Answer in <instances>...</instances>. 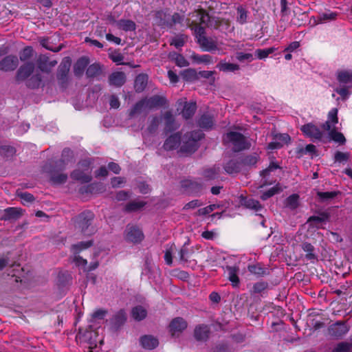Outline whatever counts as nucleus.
<instances>
[{"instance_id":"7c9ffc66","label":"nucleus","mask_w":352,"mask_h":352,"mask_svg":"<svg viewBox=\"0 0 352 352\" xmlns=\"http://www.w3.org/2000/svg\"><path fill=\"white\" fill-rule=\"evenodd\" d=\"M89 64V60L86 57L80 58L74 67V72L76 76H80L84 72Z\"/></svg>"},{"instance_id":"6ab92c4d","label":"nucleus","mask_w":352,"mask_h":352,"mask_svg":"<svg viewBox=\"0 0 352 352\" xmlns=\"http://www.w3.org/2000/svg\"><path fill=\"white\" fill-rule=\"evenodd\" d=\"M187 327L186 322L182 318L173 319L169 325L170 331L172 336H176Z\"/></svg>"},{"instance_id":"37998d69","label":"nucleus","mask_w":352,"mask_h":352,"mask_svg":"<svg viewBox=\"0 0 352 352\" xmlns=\"http://www.w3.org/2000/svg\"><path fill=\"white\" fill-rule=\"evenodd\" d=\"M147 311L142 306H136L133 308L131 311V315L134 320H142L146 316Z\"/></svg>"},{"instance_id":"8fccbe9b","label":"nucleus","mask_w":352,"mask_h":352,"mask_svg":"<svg viewBox=\"0 0 352 352\" xmlns=\"http://www.w3.org/2000/svg\"><path fill=\"white\" fill-rule=\"evenodd\" d=\"M220 173V167L214 166L213 167L206 169L204 171V176L208 179H217Z\"/></svg>"},{"instance_id":"79ce46f5","label":"nucleus","mask_w":352,"mask_h":352,"mask_svg":"<svg viewBox=\"0 0 352 352\" xmlns=\"http://www.w3.org/2000/svg\"><path fill=\"white\" fill-rule=\"evenodd\" d=\"M160 118L157 116H153L151 118L148 122V125L147 126V129L144 132V135H150L153 133H155L160 124Z\"/></svg>"},{"instance_id":"2eb2a0df","label":"nucleus","mask_w":352,"mask_h":352,"mask_svg":"<svg viewBox=\"0 0 352 352\" xmlns=\"http://www.w3.org/2000/svg\"><path fill=\"white\" fill-rule=\"evenodd\" d=\"M349 331V328L344 322H337L329 328V334L335 338H341Z\"/></svg>"},{"instance_id":"bb28decb","label":"nucleus","mask_w":352,"mask_h":352,"mask_svg":"<svg viewBox=\"0 0 352 352\" xmlns=\"http://www.w3.org/2000/svg\"><path fill=\"white\" fill-rule=\"evenodd\" d=\"M140 343L146 349H153L158 346L159 342L157 338L152 336H144L141 338Z\"/></svg>"},{"instance_id":"49530a36","label":"nucleus","mask_w":352,"mask_h":352,"mask_svg":"<svg viewBox=\"0 0 352 352\" xmlns=\"http://www.w3.org/2000/svg\"><path fill=\"white\" fill-rule=\"evenodd\" d=\"M277 50L275 47H272L266 49H258L256 50L255 54L258 59H264L267 58L270 54L274 53Z\"/></svg>"},{"instance_id":"f3484780","label":"nucleus","mask_w":352,"mask_h":352,"mask_svg":"<svg viewBox=\"0 0 352 352\" xmlns=\"http://www.w3.org/2000/svg\"><path fill=\"white\" fill-rule=\"evenodd\" d=\"M38 67L43 72L49 73L57 64L56 60H50L46 55H41L37 60Z\"/></svg>"},{"instance_id":"ea45409f","label":"nucleus","mask_w":352,"mask_h":352,"mask_svg":"<svg viewBox=\"0 0 352 352\" xmlns=\"http://www.w3.org/2000/svg\"><path fill=\"white\" fill-rule=\"evenodd\" d=\"M126 319V317L125 311L123 309H120L113 316L111 322L116 327H118L124 324Z\"/></svg>"},{"instance_id":"c03bdc74","label":"nucleus","mask_w":352,"mask_h":352,"mask_svg":"<svg viewBox=\"0 0 352 352\" xmlns=\"http://www.w3.org/2000/svg\"><path fill=\"white\" fill-rule=\"evenodd\" d=\"M337 13L333 12H328L320 14L317 17V20L315 21L316 23H321L327 21H332L336 19Z\"/></svg>"},{"instance_id":"6e6552de","label":"nucleus","mask_w":352,"mask_h":352,"mask_svg":"<svg viewBox=\"0 0 352 352\" xmlns=\"http://www.w3.org/2000/svg\"><path fill=\"white\" fill-rule=\"evenodd\" d=\"M300 130L303 134L311 141H322L323 138L325 136V133L321 130L318 126L308 123L302 125Z\"/></svg>"},{"instance_id":"e2e57ef3","label":"nucleus","mask_w":352,"mask_h":352,"mask_svg":"<svg viewBox=\"0 0 352 352\" xmlns=\"http://www.w3.org/2000/svg\"><path fill=\"white\" fill-rule=\"evenodd\" d=\"M67 175L63 173H54L51 177V180L54 184H60L66 182Z\"/></svg>"},{"instance_id":"680f3d73","label":"nucleus","mask_w":352,"mask_h":352,"mask_svg":"<svg viewBox=\"0 0 352 352\" xmlns=\"http://www.w3.org/2000/svg\"><path fill=\"white\" fill-rule=\"evenodd\" d=\"M302 248L305 252H307L306 254L307 259L311 260L316 258L314 254V248L311 243H304L302 245Z\"/></svg>"},{"instance_id":"9b49d317","label":"nucleus","mask_w":352,"mask_h":352,"mask_svg":"<svg viewBox=\"0 0 352 352\" xmlns=\"http://www.w3.org/2000/svg\"><path fill=\"white\" fill-rule=\"evenodd\" d=\"M71 59L69 57H65L60 63L57 72V78L59 83L63 86L67 82V76L71 66Z\"/></svg>"},{"instance_id":"f257e3e1","label":"nucleus","mask_w":352,"mask_h":352,"mask_svg":"<svg viewBox=\"0 0 352 352\" xmlns=\"http://www.w3.org/2000/svg\"><path fill=\"white\" fill-rule=\"evenodd\" d=\"M166 98L159 95L145 97L137 102L131 107L129 111V117L133 118L138 113L161 107L166 104Z\"/></svg>"},{"instance_id":"0e129e2a","label":"nucleus","mask_w":352,"mask_h":352,"mask_svg":"<svg viewBox=\"0 0 352 352\" xmlns=\"http://www.w3.org/2000/svg\"><path fill=\"white\" fill-rule=\"evenodd\" d=\"M218 208H219V205L211 204L205 208L199 209L197 211V214L200 216L206 215L210 214L211 212H212L213 210Z\"/></svg>"},{"instance_id":"e433bc0d","label":"nucleus","mask_w":352,"mask_h":352,"mask_svg":"<svg viewBox=\"0 0 352 352\" xmlns=\"http://www.w3.org/2000/svg\"><path fill=\"white\" fill-rule=\"evenodd\" d=\"M217 67L222 72H235L239 69V65L234 63H227L226 61H221L217 65Z\"/></svg>"},{"instance_id":"7ed1b4c3","label":"nucleus","mask_w":352,"mask_h":352,"mask_svg":"<svg viewBox=\"0 0 352 352\" xmlns=\"http://www.w3.org/2000/svg\"><path fill=\"white\" fill-rule=\"evenodd\" d=\"M223 142L226 145L232 147L234 152H239L249 149L251 146L250 142L241 133L230 131L223 136Z\"/></svg>"},{"instance_id":"aec40b11","label":"nucleus","mask_w":352,"mask_h":352,"mask_svg":"<svg viewBox=\"0 0 352 352\" xmlns=\"http://www.w3.org/2000/svg\"><path fill=\"white\" fill-rule=\"evenodd\" d=\"M34 65L32 63H27L21 66L16 74V80L18 81L26 79L33 72Z\"/></svg>"},{"instance_id":"a878e982","label":"nucleus","mask_w":352,"mask_h":352,"mask_svg":"<svg viewBox=\"0 0 352 352\" xmlns=\"http://www.w3.org/2000/svg\"><path fill=\"white\" fill-rule=\"evenodd\" d=\"M241 202L245 208L252 210L255 212H259L263 209V206L258 201L251 198H242Z\"/></svg>"},{"instance_id":"72a5a7b5","label":"nucleus","mask_w":352,"mask_h":352,"mask_svg":"<svg viewBox=\"0 0 352 352\" xmlns=\"http://www.w3.org/2000/svg\"><path fill=\"white\" fill-rule=\"evenodd\" d=\"M209 328L207 325H199L195 329V337L197 340H204L208 337Z\"/></svg>"},{"instance_id":"a19ab883","label":"nucleus","mask_w":352,"mask_h":352,"mask_svg":"<svg viewBox=\"0 0 352 352\" xmlns=\"http://www.w3.org/2000/svg\"><path fill=\"white\" fill-rule=\"evenodd\" d=\"M285 205L290 210L296 209L299 206V195L297 194L291 195L285 199Z\"/></svg>"},{"instance_id":"dca6fc26","label":"nucleus","mask_w":352,"mask_h":352,"mask_svg":"<svg viewBox=\"0 0 352 352\" xmlns=\"http://www.w3.org/2000/svg\"><path fill=\"white\" fill-rule=\"evenodd\" d=\"M19 65L16 56H7L0 61V69L4 72L13 71Z\"/></svg>"},{"instance_id":"69168bd1","label":"nucleus","mask_w":352,"mask_h":352,"mask_svg":"<svg viewBox=\"0 0 352 352\" xmlns=\"http://www.w3.org/2000/svg\"><path fill=\"white\" fill-rule=\"evenodd\" d=\"M267 287V283L263 281L256 283L253 285L252 292L254 294H261Z\"/></svg>"},{"instance_id":"de8ad7c7","label":"nucleus","mask_w":352,"mask_h":352,"mask_svg":"<svg viewBox=\"0 0 352 352\" xmlns=\"http://www.w3.org/2000/svg\"><path fill=\"white\" fill-rule=\"evenodd\" d=\"M101 74V67L98 64H93L89 66L87 69L86 74L89 78H94L98 76Z\"/></svg>"},{"instance_id":"c85d7f7f","label":"nucleus","mask_w":352,"mask_h":352,"mask_svg":"<svg viewBox=\"0 0 352 352\" xmlns=\"http://www.w3.org/2000/svg\"><path fill=\"white\" fill-rule=\"evenodd\" d=\"M125 82V75L123 72H117L109 76V83L116 87H121Z\"/></svg>"},{"instance_id":"423d86ee","label":"nucleus","mask_w":352,"mask_h":352,"mask_svg":"<svg viewBox=\"0 0 352 352\" xmlns=\"http://www.w3.org/2000/svg\"><path fill=\"white\" fill-rule=\"evenodd\" d=\"M92 245L93 241H88L85 242L78 243L73 245L71 248V251L74 254L72 262H74L77 267L82 270L84 272L87 270V261L80 256L78 254L80 251L91 247Z\"/></svg>"},{"instance_id":"c9c22d12","label":"nucleus","mask_w":352,"mask_h":352,"mask_svg":"<svg viewBox=\"0 0 352 352\" xmlns=\"http://www.w3.org/2000/svg\"><path fill=\"white\" fill-rule=\"evenodd\" d=\"M214 124L213 118L208 115H203L198 120V125L204 129H209L212 127Z\"/></svg>"},{"instance_id":"9d476101","label":"nucleus","mask_w":352,"mask_h":352,"mask_svg":"<svg viewBox=\"0 0 352 352\" xmlns=\"http://www.w3.org/2000/svg\"><path fill=\"white\" fill-rule=\"evenodd\" d=\"M85 167V170H80L76 169L71 173V177L73 179L80 182L81 183H88L91 179V172L89 171V164L87 161L81 163Z\"/></svg>"},{"instance_id":"2f4dec72","label":"nucleus","mask_w":352,"mask_h":352,"mask_svg":"<svg viewBox=\"0 0 352 352\" xmlns=\"http://www.w3.org/2000/svg\"><path fill=\"white\" fill-rule=\"evenodd\" d=\"M190 58L197 64L204 63L209 65L214 63L213 58L209 54L199 55L193 53Z\"/></svg>"},{"instance_id":"f8f14e48","label":"nucleus","mask_w":352,"mask_h":352,"mask_svg":"<svg viewBox=\"0 0 352 352\" xmlns=\"http://www.w3.org/2000/svg\"><path fill=\"white\" fill-rule=\"evenodd\" d=\"M96 333L92 330H86L82 332L79 331L76 339L80 342H86L89 344L90 349H93L96 346Z\"/></svg>"},{"instance_id":"603ef678","label":"nucleus","mask_w":352,"mask_h":352,"mask_svg":"<svg viewBox=\"0 0 352 352\" xmlns=\"http://www.w3.org/2000/svg\"><path fill=\"white\" fill-rule=\"evenodd\" d=\"M144 205L145 203L144 201H133L126 205L125 210L127 212L138 211L143 208Z\"/></svg>"},{"instance_id":"4468645a","label":"nucleus","mask_w":352,"mask_h":352,"mask_svg":"<svg viewBox=\"0 0 352 352\" xmlns=\"http://www.w3.org/2000/svg\"><path fill=\"white\" fill-rule=\"evenodd\" d=\"M182 187L190 194H199L202 192L203 185L199 181L184 180L182 182Z\"/></svg>"},{"instance_id":"bf43d9fd","label":"nucleus","mask_w":352,"mask_h":352,"mask_svg":"<svg viewBox=\"0 0 352 352\" xmlns=\"http://www.w3.org/2000/svg\"><path fill=\"white\" fill-rule=\"evenodd\" d=\"M338 194V192H318L317 195L322 201H328L335 198Z\"/></svg>"},{"instance_id":"39448f33","label":"nucleus","mask_w":352,"mask_h":352,"mask_svg":"<svg viewBox=\"0 0 352 352\" xmlns=\"http://www.w3.org/2000/svg\"><path fill=\"white\" fill-rule=\"evenodd\" d=\"M192 17L195 16L196 19L192 23H199V25L195 27V34L197 40V43L199 42L200 38H204L205 36V28L203 25L208 26L210 16L204 10H197L192 13Z\"/></svg>"},{"instance_id":"09e8293b","label":"nucleus","mask_w":352,"mask_h":352,"mask_svg":"<svg viewBox=\"0 0 352 352\" xmlns=\"http://www.w3.org/2000/svg\"><path fill=\"white\" fill-rule=\"evenodd\" d=\"M26 85L30 88H38L43 85L41 76L39 74L32 76L30 79H28Z\"/></svg>"},{"instance_id":"a211bd4d","label":"nucleus","mask_w":352,"mask_h":352,"mask_svg":"<svg viewBox=\"0 0 352 352\" xmlns=\"http://www.w3.org/2000/svg\"><path fill=\"white\" fill-rule=\"evenodd\" d=\"M239 268L237 266H226L224 270L225 274L234 287H237L239 285Z\"/></svg>"},{"instance_id":"338daca9","label":"nucleus","mask_w":352,"mask_h":352,"mask_svg":"<svg viewBox=\"0 0 352 352\" xmlns=\"http://www.w3.org/2000/svg\"><path fill=\"white\" fill-rule=\"evenodd\" d=\"M33 49L30 47H25L20 53V59L21 61H26L32 57Z\"/></svg>"},{"instance_id":"5701e85b","label":"nucleus","mask_w":352,"mask_h":352,"mask_svg":"<svg viewBox=\"0 0 352 352\" xmlns=\"http://www.w3.org/2000/svg\"><path fill=\"white\" fill-rule=\"evenodd\" d=\"M116 27L124 32H132L136 29V24L134 21L130 19H120L116 21Z\"/></svg>"},{"instance_id":"4be33fe9","label":"nucleus","mask_w":352,"mask_h":352,"mask_svg":"<svg viewBox=\"0 0 352 352\" xmlns=\"http://www.w3.org/2000/svg\"><path fill=\"white\" fill-rule=\"evenodd\" d=\"M181 140V135L179 133H175L174 135H170L168 137L164 144V148L166 151H171L175 148H176Z\"/></svg>"},{"instance_id":"a18cd8bd","label":"nucleus","mask_w":352,"mask_h":352,"mask_svg":"<svg viewBox=\"0 0 352 352\" xmlns=\"http://www.w3.org/2000/svg\"><path fill=\"white\" fill-rule=\"evenodd\" d=\"M236 21L240 24H244L247 22L248 19V12L241 6L237 7L236 9Z\"/></svg>"},{"instance_id":"774afa93","label":"nucleus","mask_w":352,"mask_h":352,"mask_svg":"<svg viewBox=\"0 0 352 352\" xmlns=\"http://www.w3.org/2000/svg\"><path fill=\"white\" fill-rule=\"evenodd\" d=\"M185 38L186 36L184 35L177 36L172 39L170 45H174L176 48H179L184 45Z\"/></svg>"},{"instance_id":"f03ea898","label":"nucleus","mask_w":352,"mask_h":352,"mask_svg":"<svg viewBox=\"0 0 352 352\" xmlns=\"http://www.w3.org/2000/svg\"><path fill=\"white\" fill-rule=\"evenodd\" d=\"M338 85L334 91L339 94L343 100H347L351 94L352 69H341L336 72Z\"/></svg>"},{"instance_id":"412c9836","label":"nucleus","mask_w":352,"mask_h":352,"mask_svg":"<svg viewBox=\"0 0 352 352\" xmlns=\"http://www.w3.org/2000/svg\"><path fill=\"white\" fill-rule=\"evenodd\" d=\"M338 109L333 108L328 113L327 120L323 124L322 128L326 131H330L335 128V125L338 122Z\"/></svg>"},{"instance_id":"4c0bfd02","label":"nucleus","mask_w":352,"mask_h":352,"mask_svg":"<svg viewBox=\"0 0 352 352\" xmlns=\"http://www.w3.org/2000/svg\"><path fill=\"white\" fill-rule=\"evenodd\" d=\"M196 111L195 102H186L182 111V116L185 119L190 118Z\"/></svg>"},{"instance_id":"b1692460","label":"nucleus","mask_w":352,"mask_h":352,"mask_svg":"<svg viewBox=\"0 0 352 352\" xmlns=\"http://www.w3.org/2000/svg\"><path fill=\"white\" fill-rule=\"evenodd\" d=\"M198 43L202 50L206 52H213L218 50L217 43L213 39L207 38L206 36L200 38Z\"/></svg>"},{"instance_id":"4d7b16f0","label":"nucleus","mask_w":352,"mask_h":352,"mask_svg":"<svg viewBox=\"0 0 352 352\" xmlns=\"http://www.w3.org/2000/svg\"><path fill=\"white\" fill-rule=\"evenodd\" d=\"M351 343L342 342L336 345V346L333 349L332 352H351Z\"/></svg>"},{"instance_id":"0eeeda50","label":"nucleus","mask_w":352,"mask_h":352,"mask_svg":"<svg viewBox=\"0 0 352 352\" xmlns=\"http://www.w3.org/2000/svg\"><path fill=\"white\" fill-rule=\"evenodd\" d=\"M94 214L91 211H85L76 217V225L81 230L84 235L89 236L94 233L95 229L90 227Z\"/></svg>"},{"instance_id":"ddd939ff","label":"nucleus","mask_w":352,"mask_h":352,"mask_svg":"<svg viewBox=\"0 0 352 352\" xmlns=\"http://www.w3.org/2000/svg\"><path fill=\"white\" fill-rule=\"evenodd\" d=\"M126 239L134 243L142 241L144 234L142 230L136 226H128L126 230Z\"/></svg>"},{"instance_id":"5fc2aeb1","label":"nucleus","mask_w":352,"mask_h":352,"mask_svg":"<svg viewBox=\"0 0 352 352\" xmlns=\"http://www.w3.org/2000/svg\"><path fill=\"white\" fill-rule=\"evenodd\" d=\"M281 190L279 184H276L273 187L270 188L267 191H265L263 192V194L261 195V198L263 200H267L270 197L274 196L275 194L279 192Z\"/></svg>"},{"instance_id":"052dcab7","label":"nucleus","mask_w":352,"mask_h":352,"mask_svg":"<svg viewBox=\"0 0 352 352\" xmlns=\"http://www.w3.org/2000/svg\"><path fill=\"white\" fill-rule=\"evenodd\" d=\"M182 76L186 81H192L197 77V74L194 69H188L182 73Z\"/></svg>"},{"instance_id":"6e6d98bb","label":"nucleus","mask_w":352,"mask_h":352,"mask_svg":"<svg viewBox=\"0 0 352 352\" xmlns=\"http://www.w3.org/2000/svg\"><path fill=\"white\" fill-rule=\"evenodd\" d=\"M184 20V16L180 15L178 13H175L173 15L169 14L168 17V22L166 27H171L175 24L181 23Z\"/></svg>"},{"instance_id":"58836bf2","label":"nucleus","mask_w":352,"mask_h":352,"mask_svg":"<svg viewBox=\"0 0 352 352\" xmlns=\"http://www.w3.org/2000/svg\"><path fill=\"white\" fill-rule=\"evenodd\" d=\"M169 12L168 10H160L155 13V21L160 25L165 27L167 25Z\"/></svg>"},{"instance_id":"3c124183","label":"nucleus","mask_w":352,"mask_h":352,"mask_svg":"<svg viewBox=\"0 0 352 352\" xmlns=\"http://www.w3.org/2000/svg\"><path fill=\"white\" fill-rule=\"evenodd\" d=\"M351 154L349 152L336 151L334 154V162L336 163H344L349 161Z\"/></svg>"},{"instance_id":"13d9d810","label":"nucleus","mask_w":352,"mask_h":352,"mask_svg":"<svg viewBox=\"0 0 352 352\" xmlns=\"http://www.w3.org/2000/svg\"><path fill=\"white\" fill-rule=\"evenodd\" d=\"M172 59H173L177 65L180 67H186L189 65L188 60L179 54L174 53L171 55Z\"/></svg>"},{"instance_id":"393cba45","label":"nucleus","mask_w":352,"mask_h":352,"mask_svg":"<svg viewBox=\"0 0 352 352\" xmlns=\"http://www.w3.org/2000/svg\"><path fill=\"white\" fill-rule=\"evenodd\" d=\"M259 160V154L254 153L243 157L241 160V162L243 167H253L256 166Z\"/></svg>"},{"instance_id":"1a4fd4ad","label":"nucleus","mask_w":352,"mask_h":352,"mask_svg":"<svg viewBox=\"0 0 352 352\" xmlns=\"http://www.w3.org/2000/svg\"><path fill=\"white\" fill-rule=\"evenodd\" d=\"M280 167L275 162L272 161L269 166L265 170L261 171L260 175L261 177V182L258 188H263V187L271 185L276 182L274 179H270V175L272 172L280 168Z\"/></svg>"},{"instance_id":"20e7f679","label":"nucleus","mask_w":352,"mask_h":352,"mask_svg":"<svg viewBox=\"0 0 352 352\" xmlns=\"http://www.w3.org/2000/svg\"><path fill=\"white\" fill-rule=\"evenodd\" d=\"M203 133L200 130L194 131L190 134H186L182 140L180 152L184 154L194 153L199 146V141L203 138Z\"/></svg>"},{"instance_id":"f704fd0d","label":"nucleus","mask_w":352,"mask_h":352,"mask_svg":"<svg viewBox=\"0 0 352 352\" xmlns=\"http://www.w3.org/2000/svg\"><path fill=\"white\" fill-rule=\"evenodd\" d=\"M22 212V210L18 208H8L4 210L3 219L5 220L8 219H18Z\"/></svg>"},{"instance_id":"cd10ccee","label":"nucleus","mask_w":352,"mask_h":352,"mask_svg":"<svg viewBox=\"0 0 352 352\" xmlns=\"http://www.w3.org/2000/svg\"><path fill=\"white\" fill-rule=\"evenodd\" d=\"M148 78V76L144 74H140L136 76L134 87L137 92H142L146 88Z\"/></svg>"},{"instance_id":"864d4df0","label":"nucleus","mask_w":352,"mask_h":352,"mask_svg":"<svg viewBox=\"0 0 352 352\" xmlns=\"http://www.w3.org/2000/svg\"><path fill=\"white\" fill-rule=\"evenodd\" d=\"M330 138L336 142L340 144H344L346 142V139L342 133L336 131L333 129L329 131Z\"/></svg>"},{"instance_id":"c756f323","label":"nucleus","mask_w":352,"mask_h":352,"mask_svg":"<svg viewBox=\"0 0 352 352\" xmlns=\"http://www.w3.org/2000/svg\"><path fill=\"white\" fill-rule=\"evenodd\" d=\"M241 167L243 166L241 161L238 162L234 160H231L226 164L224 170L228 174H233L239 172Z\"/></svg>"},{"instance_id":"473e14b6","label":"nucleus","mask_w":352,"mask_h":352,"mask_svg":"<svg viewBox=\"0 0 352 352\" xmlns=\"http://www.w3.org/2000/svg\"><path fill=\"white\" fill-rule=\"evenodd\" d=\"M165 129L168 131H172L177 128L175 122V118L170 111H166L164 115Z\"/></svg>"}]
</instances>
